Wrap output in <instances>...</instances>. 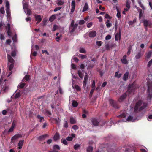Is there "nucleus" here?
Here are the masks:
<instances>
[{"instance_id":"nucleus-4","label":"nucleus","mask_w":152,"mask_h":152,"mask_svg":"<svg viewBox=\"0 0 152 152\" xmlns=\"http://www.w3.org/2000/svg\"><path fill=\"white\" fill-rule=\"evenodd\" d=\"M136 88V87L135 83L134 82H133L132 84L129 85L128 87L127 91L130 94L132 92H134Z\"/></svg>"},{"instance_id":"nucleus-12","label":"nucleus","mask_w":152,"mask_h":152,"mask_svg":"<svg viewBox=\"0 0 152 152\" xmlns=\"http://www.w3.org/2000/svg\"><path fill=\"white\" fill-rule=\"evenodd\" d=\"M8 63H14V60L10 55H7Z\"/></svg>"},{"instance_id":"nucleus-34","label":"nucleus","mask_w":152,"mask_h":152,"mask_svg":"<svg viewBox=\"0 0 152 152\" xmlns=\"http://www.w3.org/2000/svg\"><path fill=\"white\" fill-rule=\"evenodd\" d=\"M58 6L61 5L64 3V2L62 0H58L56 2Z\"/></svg>"},{"instance_id":"nucleus-63","label":"nucleus","mask_w":152,"mask_h":152,"mask_svg":"<svg viewBox=\"0 0 152 152\" xmlns=\"http://www.w3.org/2000/svg\"><path fill=\"white\" fill-rule=\"evenodd\" d=\"M111 38V36L110 35H107L105 37V39L106 40H108L110 39Z\"/></svg>"},{"instance_id":"nucleus-54","label":"nucleus","mask_w":152,"mask_h":152,"mask_svg":"<svg viewBox=\"0 0 152 152\" xmlns=\"http://www.w3.org/2000/svg\"><path fill=\"white\" fill-rule=\"evenodd\" d=\"M121 28H120L119 29L118 36L119 39L120 40L121 38Z\"/></svg>"},{"instance_id":"nucleus-45","label":"nucleus","mask_w":152,"mask_h":152,"mask_svg":"<svg viewBox=\"0 0 152 152\" xmlns=\"http://www.w3.org/2000/svg\"><path fill=\"white\" fill-rule=\"evenodd\" d=\"M79 52L81 53H86V50L83 48H81L79 50Z\"/></svg>"},{"instance_id":"nucleus-62","label":"nucleus","mask_w":152,"mask_h":152,"mask_svg":"<svg viewBox=\"0 0 152 152\" xmlns=\"http://www.w3.org/2000/svg\"><path fill=\"white\" fill-rule=\"evenodd\" d=\"M105 47L107 50H109L110 49V46L109 44H107L105 45Z\"/></svg>"},{"instance_id":"nucleus-52","label":"nucleus","mask_w":152,"mask_h":152,"mask_svg":"<svg viewBox=\"0 0 152 152\" xmlns=\"http://www.w3.org/2000/svg\"><path fill=\"white\" fill-rule=\"evenodd\" d=\"M28 4H27L26 3L24 4L23 5V9L24 10L25 9L26 10L28 9Z\"/></svg>"},{"instance_id":"nucleus-11","label":"nucleus","mask_w":152,"mask_h":152,"mask_svg":"<svg viewBox=\"0 0 152 152\" xmlns=\"http://www.w3.org/2000/svg\"><path fill=\"white\" fill-rule=\"evenodd\" d=\"M127 96V95L126 93H124L118 99V101L119 102H122L124 99H125Z\"/></svg>"},{"instance_id":"nucleus-14","label":"nucleus","mask_w":152,"mask_h":152,"mask_svg":"<svg viewBox=\"0 0 152 152\" xmlns=\"http://www.w3.org/2000/svg\"><path fill=\"white\" fill-rule=\"evenodd\" d=\"M143 54L142 53L141 50H140L139 52L137 53L135 56V58L136 59H138L140 58L142 56Z\"/></svg>"},{"instance_id":"nucleus-64","label":"nucleus","mask_w":152,"mask_h":152,"mask_svg":"<svg viewBox=\"0 0 152 152\" xmlns=\"http://www.w3.org/2000/svg\"><path fill=\"white\" fill-rule=\"evenodd\" d=\"M149 119H152V114L151 115H149L147 118V119L149 121H152L151 120H149Z\"/></svg>"},{"instance_id":"nucleus-44","label":"nucleus","mask_w":152,"mask_h":152,"mask_svg":"<svg viewBox=\"0 0 152 152\" xmlns=\"http://www.w3.org/2000/svg\"><path fill=\"white\" fill-rule=\"evenodd\" d=\"M117 13L116 15V16L118 18H120L121 17V12L118 9H117Z\"/></svg>"},{"instance_id":"nucleus-19","label":"nucleus","mask_w":152,"mask_h":152,"mask_svg":"<svg viewBox=\"0 0 152 152\" xmlns=\"http://www.w3.org/2000/svg\"><path fill=\"white\" fill-rule=\"evenodd\" d=\"M88 8L89 7L87 3H85L84 7L83 8V9L82 11V12H84L86 11H87L88 10Z\"/></svg>"},{"instance_id":"nucleus-9","label":"nucleus","mask_w":152,"mask_h":152,"mask_svg":"<svg viewBox=\"0 0 152 152\" xmlns=\"http://www.w3.org/2000/svg\"><path fill=\"white\" fill-rule=\"evenodd\" d=\"M76 6L75 2V0H73L71 4L72 8L71 10V12L72 13L74 11Z\"/></svg>"},{"instance_id":"nucleus-23","label":"nucleus","mask_w":152,"mask_h":152,"mask_svg":"<svg viewBox=\"0 0 152 152\" xmlns=\"http://www.w3.org/2000/svg\"><path fill=\"white\" fill-rule=\"evenodd\" d=\"M6 11L8 14L10 11V4L8 2H7L6 3Z\"/></svg>"},{"instance_id":"nucleus-42","label":"nucleus","mask_w":152,"mask_h":152,"mask_svg":"<svg viewBox=\"0 0 152 152\" xmlns=\"http://www.w3.org/2000/svg\"><path fill=\"white\" fill-rule=\"evenodd\" d=\"M118 72H117L115 73V76L119 78L121 77V74H118Z\"/></svg>"},{"instance_id":"nucleus-59","label":"nucleus","mask_w":152,"mask_h":152,"mask_svg":"<svg viewBox=\"0 0 152 152\" xmlns=\"http://www.w3.org/2000/svg\"><path fill=\"white\" fill-rule=\"evenodd\" d=\"M152 64V59L148 63L147 65V67H150Z\"/></svg>"},{"instance_id":"nucleus-48","label":"nucleus","mask_w":152,"mask_h":152,"mask_svg":"<svg viewBox=\"0 0 152 152\" xmlns=\"http://www.w3.org/2000/svg\"><path fill=\"white\" fill-rule=\"evenodd\" d=\"M53 119L55 121L56 123L57 124H58L60 122V119L59 117L57 118H53Z\"/></svg>"},{"instance_id":"nucleus-27","label":"nucleus","mask_w":152,"mask_h":152,"mask_svg":"<svg viewBox=\"0 0 152 152\" xmlns=\"http://www.w3.org/2000/svg\"><path fill=\"white\" fill-rule=\"evenodd\" d=\"M56 18V15H53L50 17L49 19V21L50 22L53 21Z\"/></svg>"},{"instance_id":"nucleus-2","label":"nucleus","mask_w":152,"mask_h":152,"mask_svg":"<svg viewBox=\"0 0 152 152\" xmlns=\"http://www.w3.org/2000/svg\"><path fill=\"white\" fill-rule=\"evenodd\" d=\"M78 26V24L75 23L74 24V21L72 20L70 24V27L72 29L70 30V32L71 33H73L75 30L76 29Z\"/></svg>"},{"instance_id":"nucleus-22","label":"nucleus","mask_w":152,"mask_h":152,"mask_svg":"<svg viewBox=\"0 0 152 152\" xmlns=\"http://www.w3.org/2000/svg\"><path fill=\"white\" fill-rule=\"evenodd\" d=\"M14 63H8V66L9 71H11L12 69L14 67Z\"/></svg>"},{"instance_id":"nucleus-1","label":"nucleus","mask_w":152,"mask_h":152,"mask_svg":"<svg viewBox=\"0 0 152 152\" xmlns=\"http://www.w3.org/2000/svg\"><path fill=\"white\" fill-rule=\"evenodd\" d=\"M142 102L141 100H139L137 102L134 107V112L137 113L138 111L140 112L146 107L148 104L147 103L145 102L143 103L142 106L139 108V107L141 106Z\"/></svg>"},{"instance_id":"nucleus-7","label":"nucleus","mask_w":152,"mask_h":152,"mask_svg":"<svg viewBox=\"0 0 152 152\" xmlns=\"http://www.w3.org/2000/svg\"><path fill=\"white\" fill-rule=\"evenodd\" d=\"M127 56L125 55L123 56L122 59H121V61L122 63L124 64H127L128 63V61L126 59Z\"/></svg>"},{"instance_id":"nucleus-50","label":"nucleus","mask_w":152,"mask_h":152,"mask_svg":"<svg viewBox=\"0 0 152 152\" xmlns=\"http://www.w3.org/2000/svg\"><path fill=\"white\" fill-rule=\"evenodd\" d=\"M138 4H139L140 7L142 8L143 10H145V7L142 4L141 2L140 1H138Z\"/></svg>"},{"instance_id":"nucleus-51","label":"nucleus","mask_w":152,"mask_h":152,"mask_svg":"<svg viewBox=\"0 0 152 152\" xmlns=\"http://www.w3.org/2000/svg\"><path fill=\"white\" fill-rule=\"evenodd\" d=\"M0 12L2 14H4L5 13L4 8L2 7L0 9Z\"/></svg>"},{"instance_id":"nucleus-61","label":"nucleus","mask_w":152,"mask_h":152,"mask_svg":"<svg viewBox=\"0 0 152 152\" xmlns=\"http://www.w3.org/2000/svg\"><path fill=\"white\" fill-rule=\"evenodd\" d=\"M58 26L56 25H54L52 29V31H55L57 28Z\"/></svg>"},{"instance_id":"nucleus-37","label":"nucleus","mask_w":152,"mask_h":152,"mask_svg":"<svg viewBox=\"0 0 152 152\" xmlns=\"http://www.w3.org/2000/svg\"><path fill=\"white\" fill-rule=\"evenodd\" d=\"M152 92V86H150L149 85H148L147 92Z\"/></svg>"},{"instance_id":"nucleus-20","label":"nucleus","mask_w":152,"mask_h":152,"mask_svg":"<svg viewBox=\"0 0 152 152\" xmlns=\"http://www.w3.org/2000/svg\"><path fill=\"white\" fill-rule=\"evenodd\" d=\"M48 136V135L45 134L44 135H42L39 137H38V139L40 141H42L45 139V137Z\"/></svg>"},{"instance_id":"nucleus-29","label":"nucleus","mask_w":152,"mask_h":152,"mask_svg":"<svg viewBox=\"0 0 152 152\" xmlns=\"http://www.w3.org/2000/svg\"><path fill=\"white\" fill-rule=\"evenodd\" d=\"M149 94L147 95V97L150 101H151L152 98V92H148Z\"/></svg>"},{"instance_id":"nucleus-5","label":"nucleus","mask_w":152,"mask_h":152,"mask_svg":"<svg viewBox=\"0 0 152 152\" xmlns=\"http://www.w3.org/2000/svg\"><path fill=\"white\" fill-rule=\"evenodd\" d=\"M143 23L145 27V29H147V27H151V24L149 22V20H146L144 19L143 20Z\"/></svg>"},{"instance_id":"nucleus-38","label":"nucleus","mask_w":152,"mask_h":152,"mask_svg":"<svg viewBox=\"0 0 152 152\" xmlns=\"http://www.w3.org/2000/svg\"><path fill=\"white\" fill-rule=\"evenodd\" d=\"M23 79H24L26 81H28L30 80V76L29 75H26L24 77Z\"/></svg>"},{"instance_id":"nucleus-49","label":"nucleus","mask_w":152,"mask_h":152,"mask_svg":"<svg viewBox=\"0 0 152 152\" xmlns=\"http://www.w3.org/2000/svg\"><path fill=\"white\" fill-rule=\"evenodd\" d=\"M104 18L106 19H111L112 18V17L110 16L108 14H106L104 15Z\"/></svg>"},{"instance_id":"nucleus-26","label":"nucleus","mask_w":152,"mask_h":152,"mask_svg":"<svg viewBox=\"0 0 152 152\" xmlns=\"http://www.w3.org/2000/svg\"><path fill=\"white\" fill-rule=\"evenodd\" d=\"M78 104L77 101L75 100L73 101L72 105L73 107H76L78 106Z\"/></svg>"},{"instance_id":"nucleus-10","label":"nucleus","mask_w":152,"mask_h":152,"mask_svg":"<svg viewBox=\"0 0 152 152\" xmlns=\"http://www.w3.org/2000/svg\"><path fill=\"white\" fill-rule=\"evenodd\" d=\"M88 75L86 73V75H85L84 77V80L83 81V86H86L88 82Z\"/></svg>"},{"instance_id":"nucleus-24","label":"nucleus","mask_w":152,"mask_h":152,"mask_svg":"<svg viewBox=\"0 0 152 152\" xmlns=\"http://www.w3.org/2000/svg\"><path fill=\"white\" fill-rule=\"evenodd\" d=\"M37 118L39 119V122H43L44 121L43 117H41L39 115H37Z\"/></svg>"},{"instance_id":"nucleus-25","label":"nucleus","mask_w":152,"mask_h":152,"mask_svg":"<svg viewBox=\"0 0 152 152\" xmlns=\"http://www.w3.org/2000/svg\"><path fill=\"white\" fill-rule=\"evenodd\" d=\"M25 85V83H21L18 86V88L19 89H22L24 88Z\"/></svg>"},{"instance_id":"nucleus-55","label":"nucleus","mask_w":152,"mask_h":152,"mask_svg":"<svg viewBox=\"0 0 152 152\" xmlns=\"http://www.w3.org/2000/svg\"><path fill=\"white\" fill-rule=\"evenodd\" d=\"M64 127L66 128H67L68 127V124L66 121H64Z\"/></svg>"},{"instance_id":"nucleus-33","label":"nucleus","mask_w":152,"mask_h":152,"mask_svg":"<svg viewBox=\"0 0 152 152\" xmlns=\"http://www.w3.org/2000/svg\"><path fill=\"white\" fill-rule=\"evenodd\" d=\"M78 74L79 76L82 79L83 77V73L81 71L79 70L78 71Z\"/></svg>"},{"instance_id":"nucleus-46","label":"nucleus","mask_w":152,"mask_h":152,"mask_svg":"<svg viewBox=\"0 0 152 152\" xmlns=\"http://www.w3.org/2000/svg\"><path fill=\"white\" fill-rule=\"evenodd\" d=\"M26 10L27 12V14L28 15H31V11L30 9H28Z\"/></svg>"},{"instance_id":"nucleus-31","label":"nucleus","mask_w":152,"mask_h":152,"mask_svg":"<svg viewBox=\"0 0 152 152\" xmlns=\"http://www.w3.org/2000/svg\"><path fill=\"white\" fill-rule=\"evenodd\" d=\"M130 1L129 0H127L126 6L128 9H129L130 7Z\"/></svg>"},{"instance_id":"nucleus-21","label":"nucleus","mask_w":152,"mask_h":152,"mask_svg":"<svg viewBox=\"0 0 152 152\" xmlns=\"http://www.w3.org/2000/svg\"><path fill=\"white\" fill-rule=\"evenodd\" d=\"M24 142V140H21L19 141V143L18 144V145L19 146L18 148L21 149L22 148V146L23 145Z\"/></svg>"},{"instance_id":"nucleus-57","label":"nucleus","mask_w":152,"mask_h":152,"mask_svg":"<svg viewBox=\"0 0 152 152\" xmlns=\"http://www.w3.org/2000/svg\"><path fill=\"white\" fill-rule=\"evenodd\" d=\"M96 44L99 46H100L102 45V42L101 41H97Z\"/></svg>"},{"instance_id":"nucleus-15","label":"nucleus","mask_w":152,"mask_h":152,"mask_svg":"<svg viewBox=\"0 0 152 152\" xmlns=\"http://www.w3.org/2000/svg\"><path fill=\"white\" fill-rule=\"evenodd\" d=\"M35 20L37 21L36 24H38L42 20V19L40 15H37L35 16Z\"/></svg>"},{"instance_id":"nucleus-39","label":"nucleus","mask_w":152,"mask_h":152,"mask_svg":"<svg viewBox=\"0 0 152 152\" xmlns=\"http://www.w3.org/2000/svg\"><path fill=\"white\" fill-rule=\"evenodd\" d=\"M66 139H62L61 140V142L65 145H67L68 143Z\"/></svg>"},{"instance_id":"nucleus-35","label":"nucleus","mask_w":152,"mask_h":152,"mask_svg":"<svg viewBox=\"0 0 152 152\" xmlns=\"http://www.w3.org/2000/svg\"><path fill=\"white\" fill-rule=\"evenodd\" d=\"M152 54V52L151 51H149L148 53H146V57L148 58V59L151 56Z\"/></svg>"},{"instance_id":"nucleus-30","label":"nucleus","mask_w":152,"mask_h":152,"mask_svg":"<svg viewBox=\"0 0 152 152\" xmlns=\"http://www.w3.org/2000/svg\"><path fill=\"white\" fill-rule=\"evenodd\" d=\"M70 122L72 124H75L76 123V120L72 117L70 118Z\"/></svg>"},{"instance_id":"nucleus-28","label":"nucleus","mask_w":152,"mask_h":152,"mask_svg":"<svg viewBox=\"0 0 152 152\" xmlns=\"http://www.w3.org/2000/svg\"><path fill=\"white\" fill-rule=\"evenodd\" d=\"M80 144H76L74 146L73 148L75 150H78V149H80Z\"/></svg>"},{"instance_id":"nucleus-36","label":"nucleus","mask_w":152,"mask_h":152,"mask_svg":"<svg viewBox=\"0 0 152 152\" xmlns=\"http://www.w3.org/2000/svg\"><path fill=\"white\" fill-rule=\"evenodd\" d=\"M93 149L92 147L91 146H89L87 149V152H92Z\"/></svg>"},{"instance_id":"nucleus-18","label":"nucleus","mask_w":152,"mask_h":152,"mask_svg":"<svg viewBox=\"0 0 152 152\" xmlns=\"http://www.w3.org/2000/svg\"><path fill=\"white\" fill-rule=\"evenodd\" d=\"M60 135L59 133L58 132H56L54 136V140L55 141H57L59 139Z\"/></svg>"},{"instance_id":"nucleus-53","label":"nucleus","mask_w":152,"mask_h":152,"mask_svg":"<svg viewBox=\"0 0 152 152\" xmlns=\"http://www.w3.org/2000/svg\"><path fill=\"white\" fill-rule=\"evenodd\" d=\"M0 39L1 40H3L5 39V37L4 35L2 34H1L0 35Z\"/></svg>"},{"instance_id":"nucleus-47","label":"nucleus","mask_w":152,"mask_h":152,"mask_svg":"<svg viewBox=\"0 0 152 152\" xmlns=\"http://www.w3.org/2000/svg\"><path fill=\"white\" fill-rule=\"evenodd\" d=\"M20 92H17L15 96H14V98L15 99L18 98L20 96Z\"/></svg>"},{"instance_id":"nucleus-40","label":"nucleus","mask_w":152,"mask_h":152,"mask_svg":"<svg viewBox=\"0 0 152 152\" xmlns=\"http://www.w3.org/2000/svg\"><path fill=\"white\" fill-rule=\"evenodd\" d=\"M4 24L2 21H0V30L2 31Z\"/></svg>"},{"instance_id":"nucleus-41","label":"nucleus","mask_w":152,"mask_h":152,"mask_svg":"<svg viewBox=\"0 0 152 152\" xmlns=\"http://www.w3.org/2000/svg\"><path fill=\"white\" fill-rule=\"evenodd\" d=\"M133 117L131 115H129L128 118L127 119V120L129 121H134V119H133Z\"/></svg>"},{"instance_id":"nucleus-58","label":"nucleus","mask_w":152,"mask_h":152,"mask_svg":"<svg viewBox=\"0 0 152 152\" xmlns=\"http://www.w3.org/2000/svg\"><path fill=\"white\" fill-rule=\"evenodd\" d=\"M66 139L68 141H72L73 139L72 137H71L68 136L66 138Z\"/></svg>"},{"instance_id":"nucleus-32","label":"nucleus","mask_w":152,"mask_h":152,"mask_svg":"<svg viewBox=\"0 0 152 152\" xmlns=\"http://www.w3.org/2000/svg\"><path fill=\"white\" fill-rule=\"evenodd\" d=\"M53 150H55L56 149L60 150V146L57 145H55L53 146Z\"/></svg>"},{"instance_id":"nucleus-8","label":"nucleus","mask_w":152,"mask_h":152,"mask_svg":"<svg viewBox=\"0 0 152 152\" xmlns=\"http://www.w3.org/2000/svg\"><path fill=\"white\" fill-rule=\"evenodd\" d=\"M22 137V136L20 134H17L13 137L11 138V142H14V141L18 138L21 137Z\"/></svg>"},{"instance_id":"nucleus-16","label":"nucleus","mask_w":152,"mask_h":152,"mask_svg":"<svg viewBox=\"0 0 152 152\" xmlns=\"http://www.w3.org/2000/svg\"><path fill=\"white\" fill-rule=\"evenodd\" d=\"M91 121L94 125L97 126L98 125L99 122L95 118H92Z\"/></svg>"},{"instance_id":"nucleus-17","label":"nucleus","mask_w":152,"mask_h":152,"mask_svg":"<svg viewBox=\"0 0 152 152\" xmlns=\"http://www.w3.org/2000/svg\"><path fill=\"white\" fill-rule=\"evenodd\" d=\"M129 72H126L124 75L123 77V79L124 81H126L129 77Z\"/></svg>"},{"instance_id":"nucleus-6","label":"nucleus","mask_w":152,"mask_h":152,"mask_svg":"<svg viewBox=\"0 0 152 152\" xmlns=\"http://www.w3.org/2000/svg\"><path fill=\"white\" fill-rule=\"evenodd\" d=\"M6 28H7V34L8 36L10 37L12 36V33L11 30L10 25L9 23H8L7 26L6 27Z\"/></svg>"},{"instance_id":"nucleus-60","label":"nucleus","mask_w":152,"mask_h":152,"mask_svg":"<svg viewBox=\"0 0 152 152\" xmlns=\"http://www.w3.org/2000/svg\"><path fill=\"white\" fill-rule=\"evenodd\" d=\"M80 57L82 59H83L86 58L87 56L86 55L81 54L80 55Z\"/></svg>"},{"instance_id":"nucleus-43","label":"nucleus","mask_w":152,"mask_h":152,"mask_svg":"<svg viewBox=\"0 0 152 152\" xmlns=\"http://www.w3.org/2000/svg\"><path fill=\"white\" fill-rule=\"evenodd\" d=\"M136 22V19H134L132 21H129L128 23L130 25H132L133 24L135 23V22Z\"/></svg>"},{"instance_id":"nucleus-13","label":"nucleus","mask_w":152,"mask_h":152,"mask_svg":"<svg viewBox=\"0 0 152 152\" xmlns=\"http://www.w3.org/2000/svg\"><path fill=\"white\" fill-rule=\"evenodd\" d=\"M96 32L95 31H90L89 33V36L90 37H94L96 36Z\"/></svg>"},{"instance_id":"nucleus-56","label":"nucleus","mask_w":152,"mask_h":152,"mask_svg":"<svg viewBox=\"0 0 152 152\" xmlns=\"http://www.w3.org/2000/svg\"><path fill=\"white\" fill-rule=\"evenodd\" d=\"M31 54H32L34 56H35L37 55V52L36 51H35L33 52V51L31 50Z\"/></svg>"},{"instance_id":"nucleus-3","label":"nucleus","mask_w":152,"mask_h":152,"mask_svg":"<svg viewBox=\"0 0 152 152\" xmlns=\"http://www.w3.org/2000/svg\"><path fill=\"white\" fill-rule=\"evenodd\" d=\"M109 102L111 106L114 108L118 109L119 108V106L116 101L112 99H110Z\"/></svg>"}]
</instances>
